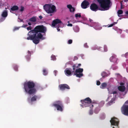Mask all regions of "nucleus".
Wrapping results in <instances>:
<instances>
[{
	"instance_id": "36",
	"label": "nucleus",
	"mask_w": 128,
	"mask_h": 128,
	"mask_svg": "<svg viewBox=\"0 0 128 128\" xmlns=\"http://www.w3.org/2000/svg\"><path fill=\"white\" fill-rule=\"evenodd\" d=\"M51 58L52 60H55L56 59V58L55 56L54 55H52L51 56Z\"/></svg>"
},
{
	"instance_id": "11",
	"label": "nucleus",
	"mask_w": 128,
	"mask_h": 128,
	"mask_svg": "<svg viewBox=\"0 0 128 128\" xmlns=\"http://www.w3.org/2000/svg\"><path fill=\"white\" fill-rule=\"evenodd\" d=\"M89 4V2L88 1L84 0L82 3L81 6L82 8L85 9L88 7Z\"/></svg>"
},
{
	"instance_id": "61",
	"label": "nucleus",
	"mask_w": 128,
	"mask_h": 128,
	"mask_svg": "<svg viewBox=\"0 0 128 128\" xmlns=\"http://www.w3.org/2000/svg\"><path fill=\"white\" fill-rule=\"evenodd\" d=\"M112 128H114V126L112 127Z\"/></svg>"
},
{
	"instance_id": "22",
	"label": "nucleus",
	"mask_w": 128,
	"mask_h": 128,
	"mask_svg": "<svg viewBox=\"0 0 128 128\" xmlns=\"http://www.w3.org/2000/svg\"><path fill=\"white\" fill-rule=\"evenodd\" d=\"M81 65V64H78L77 66L76 64H74L72 66L73 70H75L76 68H78L79 67H80Z\"/></svg>"
},
{
	"instance_id": "41",
	"label": "nucleus",
	"mask_w": 128,
	"mask_h": 128,
	"mask_svg": "<svg viewBox=\"0 0 128 128\" xmlns=\"http://www.w3.org/2000/svg\"><path fill=\"white\" fill-rule=\"evenodd\" d=\"M114 99L112 98L111 99V100L108 102V103L110 105V104L112 103V102H113V101H114Z\"/></svg>"
},
{
	"instance_id": "38",
	"label": "nucleus",
	"mask_w": 128,
	"mask_h": 128,
	"mask_svg": "<svg viewBox=\"0 0 128 128\" xmlns=\"http://www.w3.org/2000/svg\"><path fill=\"white\" fill-rule=\"evenodd\" d=\"M72 40H69L68 42V44H71L72 43Z\"/></svg>"
},
{
	"instance_id": "59",
	"label": "nucleus",
	"mask_w": 128,
	"mask_h": 128,
	"mask_svg": "<svg viewBox=\"0 0 128 128\" xmlns=\"http://www.w3.org/2000/svg\"><path fill=\"white\" fill-rule=\"evenodd\" d=\"M125 103H126V104H128V100H127V101H126V102Z\"/></svg>"
},
{
	"instance_id": "35",
	"label": "nucleus",
	"mask_w": 128,
	"mask_h": 128,
	"mask_svg": "<svg viewBox=\"0 0 128 128\" xmlns=\"http://www.w3.org/2000/svg\"><path fill=\"white\" fill-rule=\"evenodd\" d=\"M104 50L105 52H106L108 50L107 47L106 46H104Z\"/></svg>"
},
{
	"instance_id": "30",
	"label": "nucleus",
	"mask_w": 128,
	"mask_h": 128,
	"mask_svg": "<svg viewBox=\"0 0 128 128\" xmlns=\"http://www.w3.org/2000/svg\"><path fill=\"white\" fill-rule=\"evenodd\" d=\"M14 68L16 71H18V67L16 65H14L13 66Z\"/></svg>"
},
{
	"instance_id": "24",
	"label": "nucleus",
	"mask_w": 128,
	"mask_h": 128,
	"mask_svg": "<svg viewBox=\"0 0 128 128\" xmlns=\"http://www.w3.org/2000/svg\"><path fill=\"white\" fill-rule=\"evenodd\" d=\"M101 75L102 78H104L106 77L107 76H108V74L106 72H102L101 74Z\"/></svg>"
},
{
	"instance_id": "40",
	"label": "nucleus",
	"mask_w": 128,
	"mask_h": 128,
	"mask_svg": "<svg viewBox=\"0 0 128 128\" xmlns=\"http://www.w3.org/2000/svg\"><path fill=\"white\" fill-rule=\"evenodd\" d=\"M20 27H15L13 30L14 31H16V30H18L20 28Z\"/></svg>"
},
{
	"instance_id": "18",
	"label": "nucleus",
	"mask_w": 128,
	"mask_h": 128,
	"mask_svg": "<svg viewBox=\"0 0 128 128\" xmlns=\"http://www.w3.org/2000/svg\"><path fill=\"white\" fill-rule=\"evenodd\" d=\"M110 60L111 62L116 63L117 60V58L115 56H112L110 58Z\"/></svg>"
},
{
	"instance_id": "16",
	"label": "nucleus",
	"mask_w": 128,
	"mask_h": 128,
	"mask_svg": "<svg viewBox=\"0 0 128 128\" xmlns=\"http://www.w3.org/2000/svg\"><path fill=\"white\" fill-rule=\"evenodd\" d=\"M118 88L120 91L123 92L125 90L126 87L124 86H118Z\"/></svg>"
},
{
	"instance_id": "55",
	"label": "nucleus",
	"mask_w": 128,
	"mask_h": 128,
	"mask_svg": "<svg viewBox=\"0 0 128 128\" xmlns=\"http://www.w3.org/2000/svg\"><path fill=\"white\" fill-rule=\"evenodd\" d=\"M125 14H126L128 15V11H127L125 12Z\"/></svg>"
},
{
	"instance_id": "6",
	"label": "nucleus",
	"mask_w": 128,
	"mask_h": 128,
	"mask_svg": "<svg viewBox=\"0 0 128 128\" xmlns=\"http://www.w3.org/2000/svg\"><path fill=\"white\" fill-rule=\"evenodd\" d=\"M52 106L55 107L58 110L61 112L63 111L64 106L62 101L60 100L56 101L53 104Z\"/></svg>"
},
{
	"instance_id": "46",
	"label": "nucleus",
	"mask_w": 128,
	"mask_h": 128,
	"mask_svg": "<svg viewBox=\"0 0 128 128\" xmlns=\"http://www.w3.org/2000/svg\"><path fill=\"white\" fill-rule=\"evenodd\" d=\"M84 46L86 48H88V46L87 45V43H85L84 44Z\"/></svg>"
},
{
	"instance_id": "29",
	"label": "nucleus",
	"mask_w": 128,
	"mask_h": 128,
	"mask_svg": "<svg viewBox=\"0 0 128 128\" xmlns=\"http://www.w3.org/2000/svg\"><path fill=\"white\" fill-rule=\"evenodd\" d=\"M43 74L44 75H46L47 74V72L46 70L44 69L43 70Z\"/></svg>"
},
{
	"instance_id": "9",
	"label": "nucleus",
	"mask_w": 128,
	"mask_h": 128,
	"mask_svg": "<svg viewBox=\"0 0 128 128\" xmlns=\"http://www.w3.org/2000/svg\"><path fill=\"white\" fill-rule=\"evenodd\" d=\"M60 89L61 90H64L65 89H70V88L68 85L66 84H62L59 85Z\"/></svg>"
},
{
	"instance_id": "56",
	"label": "nucleus",
	"mask_w": 128,
	"mask_h": 128,
	"mask_svg": "<svg viewBox=\"0 0 128 128\" xmlns=\"http://www.w3.org/2000/svg\"><path fill=\"white\" fill-rule=\"evenodd\" d=\"M121 9H122V3H121Z\"/></svg>"
},
{
	"instance_id": "62",
	"label": "nucleus",
	"mask_w": 128,
	"mask_h": 128,
	"mask_svg": "<svg viewBox=\"0 0 128 128\" xmlns=\"http://www.w3.org/2000/svg\"><path fill=\"white\" fill-rule=\"evenodd\" d=\"M52 14H50V16H52Z\"/></svg>"
},
{
	"instance_id": "7",
	"label": "nucleus",
	"mask_w": 128,
	"mask_h": 128,
	"mask_svg": "<svg viewBox=\"0 0 128 128\" xmlns=\"http://www.w3.org/2000/svg\"><path fill=\"white\" fill-rule=\"evenodd\" d=\"M121 112L122 114L128 116V105L124 104L121 108Z\"/></svg>"
},
{
	"instance_id": "27",
	"label": "nucleus",
	"mask_w": 128,
	"mask_h": 128,
	"mask_svg": "<svg viewBox=\"0 0 128 128\" xmlns=\"http://www.w3.org/2000/svg\"><path fill=\"white\" fill-rule=\"evenodd\" d=\"M107 85L106 84V83H103L102 84L101 88L102 89H104L106 87Z\"/></svg>"
},
{
	"instance_id": "52",
	"label": "nucleus",
	"mask_w": 128,
	"mask_h": 128,
	"mask_svg": "<svg viewBox=\"0 0 128 128\" xmlns=\"http://www.w3.org/2000/svg\"><path fill=\"white\" fill-rule=\"evenodd\" d=\"M78 59V58L76 56H75L74 57V59L75 60H77V59Z\"/></svg>"
},
{
	"instance_id": "20",
	"label": "nucleus",
	"mask_w": 128,
	"mask_h": 128,
	"mask_svg": "<svg viewBox=\"0 0 128 128\" xmlns=\"http://www.w3.org/2000/svg\"><path fill=\"white\" fill-rule=\"evenodd\" d=\"M19 9L18 7L16 6H14L10 8V12H11V11H14L18 10Z\"/></svg>"
},
{
	"instance_id": "43",
	"label": "nucleus",
	"mask_w": 128,
	"mask_h": 128,
	"mask_svg": "<svg viewBox=\"0 0 128 128\" xmlns=\"http://www.w3.org/2000/svg\"><path fill=\"white\" fill-rule=\"evenodd\" d=\"M125 57L126 58H128V52H127L126 53L124 54Z\"/></svg>"
},
{
	"instance_id": "45",
	"label": "nucleus",
	"mask_w": 128,
	"mask_h": 128,
	"mask_svg": "<svg viewBox=\"0 0 128 128\" xmlns=\"http://www.w3.org/2000/svg\"><path fill=\"white\" fill-rule=\"evenodd\" d=\"M100 82L99 81H97L96 82V84L98 86L100 85Z\"/></svg>"
},
{
	"instance_id": "50",
	"label": "nucleus",
	"mask_w": 128,
	"mask_h": 128,
	"mask_svg": "<svg viewBox=\"0 0 128 128\" xmlns=\"http://www.w3.org/2000/svg\"><path fill=\"white\" fill-rule=\"evenodd\" d=\"M114 24H111L110 25L108 26V27H111L112 26H114Z\"/></svg>"
},
{
	"instance_id": "13",
	"label": "nucleus",
	"mask_w": 128,
	"mask_h": 128,
	"mask_svg": "<svg viewBox=\"0 0 128 128\" xmlns=\"http://www.w3.org/2000/svg\"><path fill=\"white\" fill-rule=\"evenodd\" d=\"M70 70L71 68H66V70H65L64 72L66 75L69 76L71 75V74L73 75V74H72V71H71Z\"/></svg>"
},
{
	"instance_id": "15",
	"label": "nucleus",
	"mask_w": 128,
	"mask_h": 128,
	"mask_svg": "<svg viewBox=\"0 0 128 128\" xmlns=\"http://www.w3.org/2000/svg\"><path fill=\"white\" fill-rule=\"evenodd\" d=\"M83 71V69L82 68H79L78 69H76L75 71L73 70L72 71V74L73 73H82Z\"/></svg>"
},
{
	"instance_id": "58",
	"label": "nucleus",
	"mask_w": 128,
	"mask_h": 128,
	"mask_svg": "<svg viewBox=\"0 0 128 128\" xmlns=\"http://www.w3.org/2000/svg\"><path fill=\"white\" fill-rule=\"evenodd\" d=\"M117 22H114V23H113V24H114V25L115 24H117Z\"/></svg>"
},
{
	"instance_id": "4",
	"label": "nucleus",
	"mask_w": 128,
	"mask_h": 128,
	"mask_svg": "<svg viewBox=\"0 0 128 128\" xmlns=\"http://www.w3.org/2000/svg\"><path fill=\"white\" fill-rule=\"evenodd\" d=\"M81 102L82 103V105H81V106L83 108L90 106V109L94 106L93 104L96 103V102H92L91 99L89 97L86 98L84 100H81Z\"/></svg>"
},
{
	"instance_id": "37",
	"label": "nucleus",
	"mask_w": 128,
	"mask_h": 128,
	"mask_svg": "<svg viewBox=\"0 0 128 128\" xmlns=\"http://www.w3.org/2000/svg\"><path fill=\"white\" fill-rule=\"evenodd\" d=\"M89 21L91 23V25L95 22H94L93 20L90 18L89 19Z\"/></svg>"
},
{
	"instance_id": "48",
	"label": "nucleus",
	"mask_w": 128,
	"mask_h": 128,
	"mask_svg": "<svg viewBox=\"0 0 128 128\" xmlns=\"http://www.w3.org/2000/svg\"><path fill=\"white\" fill-rule=\"evenodd\" d=\"M58 72V71L56 70H55L54 71V74L55 76H56V74Z\"/></svg>"
},
{
	"instance_id": "51",
	"label": "nucleus",
	"mask_w": 128,
	"mask_h": 128,
	"mask_svg": "<svg viewBox=\"0 0 128 128\" xmlns=\"http://www.w3.org/2000/svg\"><path fill=\"white\" fill-rule=\"evenodd\" d=\"M67 26H72V25L71 24L69 23L68 24Z\"/></svg>"
},
{
	"instance_id": "14",
	"label": "nucleus",
	"mask_w": 128,
	"mask_h": 128,
	"mask_svg": "<svg viewBox=\"0 0 128 128\" xmlns=\"http://www.w3.org/2000/svg\"><path fill=\"white\" fill-rule=\"evenodd\" d=\"M38 98V96H37L34 95L31 98L30 100L29 98H28V101L29 102H33L36 101Z\"/></svg>"
},
{
	"instance_id": "54",
	"label": "nucleus",
	"mask_w": 128,
	"mask_h": 128,
	"mask_svg": "<svg viewBox=\"0 0 128 128\" xmlns=\"http://www.w3.org/2000/svg\"><path fill=\"white\" fill-rule=\"evenodd\" d=\"M28 24L29 25H31L32 24V23L31 22H28Z\"/></svg>"
},
{
	"instance_id": "17",
	"label": "nucleus",
	"mask_w": 128,
	"mask_h": 128,
	"mask_svg": "<svg viewBox=\"0 0 128 128\" xmlns=\"http://www.w3.org/2000/svg\"><path fill=\"white\" fill-rule=\"evenodd\" d=\"M33 52L31 51L30 52L29 50H28V54L26 56V59L28 61L30 59V57L31 56V54L33 53Z\"/></svg>"
},
{
	"instance_id": "33",
	"label": "nucleus",
	"mask_w": 128,
	"mask_h": 128,
	"mask_svg": "<svg viewBox=\"0 0 128 128\" xmlns=\"http://www.w3.org/2000/svg\"><path fill=\"white\" fill-rule=\"evenodd\" d=\"M109 92L110 93L109 94H118L117 92L116 91H114L113 92Z\"/></svg>"
},
{
	"instance_id": "19",
	"label": "nucleus",
	"mask_w": 128,
	"mask_h": 128,
	"mask_svg": "<svg viewBox=\"0 0 128 128\" xmlns=\"http://www.w3.org/2000/svg\"><path fill=\"white\" fill-rule=\"evenodd\" d=\"M73 75H76V76L79 78H80L83 76V74L82 73H73Z\"/></svg>"
},
{
	"instance_id": "53",
	"label": "nucleus",
	"mask_w": 128,
	"mask_h": 128,
	"mask_svg": "<svg viewBox=\"0 0 128 128\" xmlns=\"http://www.w3.org/2000/svg\"><path fill=\"white\" fill-rule=\"evenodd\" d=\"M39 18L40 19H41L42 18V16H39Z\"/></svg>"
},
{
	"instance_id": "42",
	"label": "nucleus",
	"mask_w": 128,
	"mask_h": 128,
	"mask_svg": "<svg viewBox=\"0 0 128 128\" xmlns=\"http://www.w3.org/2000/svg\"><path fill=\"white\" fill-rule=\"evenodd\" d=\"M27 29L28 30H31L32 29V27L31 26H29L27 28Z\"/></svg>"
},
{
	"instance_id": "49",
	"label": "nucleus",
	"mask_w": 128,
	"mask_h": 128,
	"mask_svg": "<svg viewBox=\"0 0 128 128\" xmlns=\"http://www.w3.org/2000/svg\"><path fill=\"white\" fill-rule=\"evenodd\" d=\"M124 83L122 82H120V84L121 86H124Z\"/></svg>"
},
{
	"instance_id": "10",
	"label": "nucleus",
	"mask_w": 128,
	"mask_h": 128,
	"mask_svg": "<svg viewBox=\"0 0 128 128\" xmlns=\"http://www.w3.org/2000/svg\"><path fill=\"white\" fill-rule=\"evenodd\" d=\"M92 26L96 30H100L102 28V27L99 24L98 22H94L92 25Z\"/></svg>"
},
{
	"instance_id": "34",
	"label": "nucleus",
	"mask_w": 128,
	"mask_h": 128,
	"mask_svg": "<svg viewBox=\"0 0 128 128\" xmlns=\"http://www.w3.org/2000/svg\"><path fill=\"white\" fill-rule=\"evenodd\" d=\"M70 10L71 12H74L75 11V8L72 7Z\"/></svg>"
},
{
	"instance_id": "39",
	"label": "nucleus",
	"mask_w": 128,
	"mask_h": 128,
	"mask_svg": "<svg viewBox=\"0 0 128 128\" xmlns=\"http://www.w3.org/2000/svg\"><path fill=\"white\" fill-rule=\"evenodd\" d=\"M67 7L68 8L70 9L71 8H72V6L70 4H68L67 6Z\"/></svg>"
},
{
	"instance_id": "1",
	"label": "nucleus",
	"mask_w": 128,
	"mask_h": 128,
	"mask_svg": "<svg viewBox=\"0 0 128 128\" xmlns=\"http://www.w3.org/2000/svg\"><path fill=\"white\" fill-rule=\"evenodd\" d=\"M46 28L43 25L37 26L34 30L28 32L27 34L28 37L27 39L32 40L34 44H37L39 42V39H44L42 37L46 35Z\"/></svg>"
},
{
	"instance_id": "26",
	"label": "nucleus",
	"mask_w": 128,
	"mask_h": 128,
	"mask_svg": "<svg viewBox=\"0 0 128 128\" xmlns=\"http://www.w3.org/2000/svg\"><path fill=\"white\" fill-rule=\"evenodd\" d=\"M74 30L75 32H78L79 31L80 29L78 26H76L74 27Z\"/></svg>"
},
{
	"instance_id": "12",
	"label": "nucleus",
	"mask_w": 128,
	"mask_h": 128,
	"mask_svg": "<svg viewBox=\"0 0 128 128\" xmlns=\"http://www.w3.org/2000/svg\"><path fill=\"white\" fill-rule=\"evenodd\" d=\"M62 23V21L58 19L54 20L52 22V25L53 26H55L56 24Z\"/></svg>"
},
{
	"instance_id": "21",
	"label": "nucleus",
	"mask_w": 128,
	"mask_h": 128,
	"mask_svg": "<svg viewBox=\"0 0 128 128\" xmlns=\"http://www.w3.org/2000/svg\"><path fill=\"white\" fill-rule=\"evenodd\" d=\"M36 21V16H34L30 18L29 20L28 21H26L27 22L30 21L32 22H35Z\"/></svg>"
},
{
	"instance_id": "5",
	"label": "nucleus",
	"mask_w": 128,
	"mask_h": 128,
	"mask_svg": "<svg viewBox=\"0 0 128 128\" xmlns=\"http://www.w3.org/2000/svg\"><path fill=\"white\" fill-rule=\"evenodd\" d=\"M43 7L44 10L48 14L54 13L57 11L55 6L52 4H46Z\"/></svg>"
},
{
	"instance_id": "3",
	"label": "nucleus",
	"mask_w": 128,
	"mask_h": 128,
	"mask_svg": "<svg viewBox=\"0 0 128 128\" xmlns=\"http://www.w3.org/2000/svg\"><path fill=\"white\" fill-rule=\"evenodd\" d=\"M35 86V83L32 81L24 82V92L30 95L35 94L37 91L36 88H34Z\"/></svg>"
},
{
	"instance_id": "32",
	"label": "nucleus",
	"mask_w": 128,
	"mask_h": 128,
	"mask_svg": "<svg viewBox=\"0 0 128 128\" xmlns=\"http://www.w3.org/2000/svg\"><path fill=\"white\" fill-rule=\"evenodd\" d=\"M20 11L21 12H22L24 10V7L22 6H20Z\"/></svg>"
},
{
	"instance_id": "44",
	"label": "nucleus",
	"mask_w": 128,
	"mask_h": 128,
	"mask_svg": "<svg viewBox=\"0 0 128 128\" xmlns=\"http://www.w3.org/2000/svg\"><path fill=\"white\" fill-rule=\"evenodd\" d=\"M89 113L90 115L92 114H93V111L91 110H90L89 111Z\"/></svg>"
},
{
	"instance_id": "47",
	"label": "nucleus",
	"mask_w": 128,
	"mask_h": 128,
	"mask_svg": "<svg viewBox=\"0 0 128 128\" xmlns=\"http://www.w3.org/2000/svg\"><path fill=\"white\" fill-rule=\"evenodd\" d=\"M28 26V25L27 24H23L21 27L22 28H25L27 26Z\"/></svg>"
},
{
	"instance_id": "28",
	"label": "nucleus",
	"mask_w": 128,
	"mask_h": 128,
	"mask_svg": "<svg viewBox=\"0 0 128 128\" xmlns=\"http://www.w3.org/2000/svg\"><path fill=\"white\" fill-rule=\"evenodd\" d=\"M75 16L77 18H78V17L80 18L81 17L80 13H77V14H75Z\"/></svg>"
},
{
	"instance_id": "2",
	"label": "nucleus",
	"mask_w": 128,
	"mask_h": 128,
	"mask_svg": "<svg viewBox=\"0 0 128 128\" xmlns=\"http://www.w3.org/2000/svg\"><path fill=\"white\" fill-rule=\"evenodd\" d=\"M100 5V8L95 3L92 4L90 6V9L92 11L96 12L98 10L101 11L108 10L111 6L110 0H97Z\"/></svg>"
},
{
	"instance_id": "31",
	"label": "nucleus",
	"mask_w": 128,
	"mask_h": 128,
	"mask_svg": "<svg viewBox=\"0 0 128 128\" xmlns=\"http://www.w3.org/2000/svg\"><path fill=\"white\" fill-rule=\"evenodd\" d=\"M123 12V11L122 10H119L118 11V14H122Z\"/></svg>"
},
{
	"instance_id": "25",
	"label": "nucleus",
	"mask_w": 128,
	"mask_h": 128,
	"mask_svg": "<svg viewBox=\"0 0 128 128\" xmlns=\"http://www.w3.org/2000/svg\"><path fill=\"white\" fill-rule=\"evenodd\" d=\"M100 109L99 107H97L95 108L94 110V113L97 114L98 113Z\"/></svg>"
},
{
	"instance_id": "57",
	"label": "nucleus",
	"mask_w": 128,
	"mask_h": 128,
	"mask_svg": "<svg viewBox=\"0 0 128 128\" xmlns=\"http://www.w3.org/2000/svg\"><path fill=\"white\" fill-rule=\"evenodd\" d=\"M57 30L58 31H59L60 30V29H59L58 28H57Z\"/></svg>"
},
{
	"instance_id": "60",
	"label": "nucleus",
	"mask_w": 128,
	"mask_h": 128,
	"mask_svg": "<svg viewBox=\"0 0 128 128\" xmlns=\"http://www.w3.org/2000/svg\"><path fill=\"white\" fill-rule=\"evenodd\" d=\"M117 68V67H115V69H116V68Z\"/></svg>"
},
{
	"instance_id": "8",
	"label": "nucleus",
	"mask_w": 128,
	"mask_h": 128,
	"mask_svg": "<svg viewBox=\"0 0 128 128\" xmlns=\"http://www.w3.org/2000/svg\"><path fill=\"white\" fill-rule=\"evenodd\" d=\"M110 122L112 125L117 126H118L119 122L118 119L115 118H112Z\"/></svg>"
},
{
	"instance_id": "23",
	"label": "nucleus",
	"mask_w": 128,
	"mask_h": 128,
	"mask_svg": "<svg viewBox=\"0 0 128 128\" xmlns=\"http://www.w3.org/2000/svg\"><path fill=\"white\" fill-rule=\"evenodd\" d=\"M8 16V12L6 10H4L2 14V16L6 18Z\"/></svg>"
}]
</instances>
